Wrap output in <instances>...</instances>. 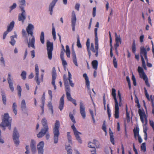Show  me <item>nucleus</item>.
Masks as SVG:
<instances>
[{
  "label": "nucleus",
  "instance_id": "f257e3e1",
  "mask_svg": "<svg viewBox=\"0 0 154 154\" xmlns=\"http://www.w3.org/2000/svg\"><path fill=\"white\" fill-rule=\"evenodd\" d=\"M11 118L9 116L8 113H5L2 119V122L0 124V127H7L10 130H11Z\"/></svg>",
  "mask_w": 154,
  "mask_h": 154
},
{
  "label": "nucleus",
  "instance_id": "f03ea898",
  "mask_svg": "<svg viewBox=\"0 0 154 154\" xmlns=\"http://www.w3.org/2000/svg\"><path fill=\"white\" fill-rule=\"evenodd\" d=\"M42 124L44 128H42L39 133L37 134L38 138H42L43 137L48 131V125L47 121L45 118H44L42 120Z\"/></svg>",
  "mask_w": 154,
  "mask_h": 154
},
{
  "label": "nucleus",
  "instance_id": "7ed1b4c3",
  "mask_svg": "<svg viewBox=\"0 0 154 154\" xmlns=\"http://www.w3.org/2000/svg\"><path fill=\"white\" fill-rule=\"evenodd\" d=\"M60 124L59 121L56 120L53 128L54 143H57L58 141V138L60 135L59 128Z\"/></svg>",
  "mask_w": 154,
  "mask_h": 154
},
{
  "label": "nucleus",
  "instance_id": "20e7f679",
  "mask_svg": "<svg viewBox=\"0 0 154 154\" xmlns=\"http://www.w3.org/2000/svg\"><path fill=\"white\" fill-rule=\"evenodd\" d=\"M47 49L48 59L51 60L52 57V51L53 50V45L52 42L47 41Z\"/></svg>",
  "mask_w": 154,
  "mask_h": 154
},
{
  "label": "nucleus",
  "instance_id": "39448f33",
  "mask_svg": "<svg viewBox=\"0 0 154 154\" xmlns=\"http://www.w3.org/2000/svg\"><path fill=\"white\" fill-rule=\"evenodd\" d=\"M66 88V94L68 100L72 102L75 106L77 105L76 101L75 100L73 99L71 97L70 94V89L69 86H67L65 87Z\"/></svg>",
  "mask_w": 154,
  "mask_h": 154
},
{
  "label": "nucleus",
  "instance_id": "423d86ee",
  "mask_svg": "<svg viewBox=\"0 0 154 154\" xmlns=\"http://www.w3.org/2000/svg\"><path fill=\"white\" fill-rule=\"evenodd\" d=\"M19 136L20 135L16 127H15L13 134V138L15 144L17 146L19 145L20 143L19 140Z\"/></svg>",
  "mask_w": 154,
  "mask_h": 154
},
{
  "label": "nucleus",
  "instance_id": "0eeeda50",
  "mask_svg": "<svg viewBox=\"0 0 154 154\" xmlns=\"http://www.w3.org/2000/svg\"><path fill=\"white\" fill-rule=\"evenodd\" d=\"M95 49L93 43H91L90 50L93 52L95 53V56L97 57L98 54V40L95 39Z\"/></svg>",
  "mask_w": 154,
  "mask_h": 154
},
{
  "label": "nucleus",
  "instance_id": "6e6552de",
  "mask_svg": "<svg viewBox=\"0 0 154 154\" xmlns=\"http://www.w3.org/2000/svg\"><path fill=\"white\" fill-rule=\"evenodd\" d=\"M71 128L73 130L74 134L76 137V140L79 143H82V141L81 138L79 135V134H81V133L77 131L74 124L71 126Z\"/></svg>",
  "mask_w": 154,
  "mask_h": 154
},
{
  "label": "nucleus",
  "instance_id": "1a4fd4ad",
  "mask_svg": "<svg viewBox=\"0 0 154 154\" xmlns=\"http://www.w3.org/2000/svg\"><path fill=\"white\" fill-rule=\"evenodd\" d=\"M14 24V22L12 21L8 26L7 27V30L4 33L3 38L4 39L5 38L7 35L8 32H11L13 29Z\"/></svg>",
  "mask_w": 154,
  "mask_h": 154
},
{
  "label": "nucleus",
  "instance_id": "9d476101",
  "mask_svg": "<svg viewBox=\"0 0 154 154\" xmlns=\"http://www.w3.org/2000/svg\"><path fill=\"white\" fill-rule=\"evenodd\" d=\"M52 81L51 84L52 85L54 86V89L55 90L56 88V86L55 84V81L57 76V74L56 71L55 67H54L53 68L52 72Z\"/></svg>",
  "mask_w": 154,
  "mask_h": 154
},
{
  "label": "nucleus",
  "instance_id": "9b49d317",
  "mask_svg": "<svg viewBox=\"0 0 154 154\" xmlns=\"http://www.w3.org/2000/svg\"><path fill=\"white\" fill-rule=\"evenodd\" d=\"M80 112L83 119H85L86 117L85 109L84 105L82 102H80Z\"/></svg>",
  "mask_w": 154,
  "mask_h": 154
},
{
  "label": "nucleus",
  "instance_id": "f8f14e48",
  "mask_svg": "<svg viewBox=\"0 0 154 154\" xmlns=\"http://www.w3.org/2000/svg\"><path fill=\"white\" fill-rule=\"evenodd\" d=\"M30 147L32 154H35L36 152L35 141L33 140H31Z\"/></svg>",
  "mask_w": 154,
  "mask_h": 154
},
{
  "label": "nucleus",
  "instance_id": "ddd939ff",
  "mask_svg": "<svg viewBox=\"0 0 154 154\" xmlns=\"http://www.w3.org/2000/svg\"><path fill=\"white\" fill-rule=\"evenodd\" d=\"M139 128L137 127L136 128H134L133 130V132L134 134V137L135 139H137V136L138 137V140L139 143H140L142 142V140L140 136L139 133Z\"/></svg>",
  "mask_w": 154,
  "mask_h": 154
},
{
  "label": "nucleus",
  "instance_id": "4468645a",
  "mask_svg": "<svg viewBox=\"0 0 154 154\" xmlns=\"http://www.w3.org/2000/svg\"><path fill=\"white\" fill-rule=\"evenodd\" d=\"M44 142L43 141H41L37 145V150L38 154H43L44 146Z\"/></svg>",
  "mask_w": 154,
  "mask_h": 154
},
{
  "label": "nucleus",
  "instance_id": "2eb2a0df",
  "mask_svg": "<svg viewBox=\"0 0 154 154\" xmlns=\"http://www.w3.org/2000/svg\"><path fill=\"white\" fill-rule=\"evenodd\" d=\"M76 20L75 13L74 11H73L72 13V18L71 19L72 26V30L73 31L75 30V23Z\"/></svg>",
  "mask_w": 154,
  "mask_h": 154
},
{
  "label": "nucleus",
  "instance_id": "dca6fc26",
  "mask_svg": "<svg viewBox=\"0 0 154 154\" xmlns=\"http://www.w3.org/2000/svg\"><path fill=\"white\" fill-rule=\"evenodd\" d=\"M11 74L10 73H9L8 74L7 80L9 84V87L11 91L13 92L14 91V88L13 86V83L12 82V80L11 79Z\"/></svg>",
  "mask_w": 154,
  "mask_h": 154
},
{
  "label": "nucleus",
  "instance_id": "f3484780",
  "mask_svg": "<svg viewBox=\"0 0 154 154\" xmlns=\"http://www.w3.org/2000/svg\"><path fill=\"white\" fill-rule=\"evenodd\" d=\"M35 79L38 85H39L40 84V82L38 79V67L37 64L35 65Z\"/></svg>",
  "mask_w": 154,
  "mask_h": 154
},
{
  "label": "nucleus",
  "instance_id": "a211bd4d",
  "mask_svg": "<svg viewBox=\"0 0 154 154\" xmlns=\"http://www.w3.org/2000/svg\"><path fill=\"white\" fill-rule=\"evenodd\" d=\"M34 29V26L31 24H29L26 28V31L29 34H30L31 36H33L32 31Z\"/></svg>",
  "mask_w": 154,
  "mask_h": 154
},
{
  "label": "nucleus",
  "instance_id": "6ab92c4d",
  "mask_svg": "<svg viewBox=\"0 0 154 154\" xmlns=\"http://www.w3.org/2000/svg\"><path fill=\"white\" fill-rule=\"evenodd\" d=\"M119 103H115L114 116L115 118L118 119L119 117Z\"/></svg>",
  "mask_w": 154,
  "mask_h": 154
},
{
  "label": "nucleus",
  "instance_id": "aec40b11",
  "mask_svg": "<svg viewBox=\"0 0 154 154\" xmlns=\"http://www.w3.org/2000/svg\"><path fill=\"white\" fill-rule=\"evenodd\" d=\"M25 11L23 10L22 12L20 14H19L18 17V20L19 21H22L23 22L26 18L25 15Z\"/></svg>",
  "mask_w": 154,
  "mask_h": 154
},
{
  "label": "nucleus",
  "instance_id": "412c9836",
  "mask_svg": "<svg viewBox=\"0 0 154 154\" xmlns=\"http://www.w3.org/2000/svg\"><path fill=\"white\" fill-rule=\"evenodd\" d=\"M64 95L63 94V96H62V97H61L60 100L59 108L60 111H61L63 109V106L64 103Z\"/></svg>",
  "mask_w": 154,
  "mask_h": 154
},
{
  "label": "nucleus",
  "instance_id": "4be33fe9",
  "mask_svg": "<svg viewBox=\"0 0 154 154\" xmlns=\"http://www.w3.org/2000/svg\"><path fill=\"white\" fill-rule=\"evenodd\" d=\"M35 42V39L34 36H33L32 38L30 41L28 42V47L29 48L30 47H32L33 48L35 49V46L34 45Z\"/></svg>",
  "mask_w": 154,
  "mask_h": 154
},
{
  "label": "nucleus",
  "instance_id": "5701e85b",
  "mask_svg": "<svg viewBox=\"0 0 154 154\" xmlns=\"http://www.w3.org/2000/svg\"><path fill=\"white\" fill-rule=\"evenodd\" d=\"M72 56L73 57V63L75 65L77 66H78V65L77 64V59L76 58V55L75 54V51H74L73 49H72Z\"/></svg>",
  "mask_w": 154,
  "mask_h": 154
},
{
  "label": "nucleus",
  "instance_id": "b1692460",
  "mask_svg": "<svg viewBox=\"0 0 154 154\" xmlns=\"http://www.w3.org/2000/svg\"><path fill=\"white\" fill-rule=\"evenodd\" d=\"M83 77L85 78V80L86 85L88 90H90L89 87L90 82L89 81V79L86 73H85L83 75Z\"/></svg>",
  "mask_w": 154,
  "mask_h": 154
},
{
  "label": "nucleus",
  "instance_id": "393cba45",
  "mask_svg": "<svg viewBox=\"0 0 154 154\" xmlns=\"http://www.w3.org/2000/svg\"><path fill=\"white\" fill-rule=\"evenodd\" d=\"M138 71L140 75L142 77H143V78L146 77V75L145 73L141 67L139 66L138 68Z\"/></svg>",
  "mask_w": 154,
  "mask_h": 154
},
{
  "label": "nucleus",
  "instance_id": "a878e982",
  "mask_svg": "<svg viewBox=\"0 0 154 154\" xmlns=\"http://www.w3.org/2000/svg\"><path fill=\"white\" fill-rule=\"evenodd\" d=\"M140 56L141 55H144L145 58L147 57V53L145 48L143 47H141L140 48Z\"/></svg>",
  "mask_w": 154,
  "mask_h": 154
},
{
  "label": "nucleus",
  "instance_id": "bb28decb",
  "mask_svg": "<svg viewBox=\"0 0 154 154\" xmlns=\"http://www.w3.org/2000/svg\"><path fill=\"white\" fill-rule=\"evenodd\" d=\"M1 93H2L1 94L3 103L4 104L6 105V98L5 94L3 90H1Z\"/></svg>",
  "mask_w": 154,
  "mask_h": 154
},
{
  "label": "nucleus",
  "instance_id": "cd10ccee",
  "mask_svg": "<svg viewBox=\"0 0 154 154\" xmlns=\"http://www.w3.org/2000/svg\"><path fill=\"white\" fill-rule=\"evenodd\" d=\"M90 41L89 38L87 39L86 43V45L87 48L89 56V57L90 58L91 55V52L90 50Z\"/></svg>",
  "mask_w": 154,
  "mask_h": 154
},
{
  "label": "nucleus",
  "instance_id": "c85d7f7f",
  "mask_svg": "<svg viewBox=\"0 0 154 154\" xmlns=\"http://www.w3.org/2000/svg\"><path fill=\"white\" fill-rule=\"evenodd\" d=\"M93 69L95 70H96L97 68V66L98 65V62L97 60H94L91 63Z\"/></svg>",
  "mask_w": 154,
  "mask_h": 154
},
{
  "label": "nucleus",
  "instance_id": "c756f323",
  "mask_svg": "<svg viewBox=\"0 0 154 154\" xmlns=\"http://www.w3.org/2000/svg\"><path fill=\"white\" fill-rule=\"evenodd\" d=\"M112 94L115 100V103H118L116 98V90L114 88L112 89Z\"/></svg>",
  "mask_w": 154,
  "mask_h": 154
},
{
  "label": "nucleus",
  "instance_id": "7c9ffc66",
  "mask_svg": "<svg viewBox=\"0 0 154 154\" xmlns=\"http://www.w3.org/2000/svg\"><path fill=\"white\" fill-rule=\"evenodd\" d=\"M17 37V35H15L14 36H11V41L10 42V43L11 45H14L16 42V41L14 39V38H16Z\"/></svg>",
  "mask_w": 154,
  "mask_h": 154
},
{
  "label": "nucleus",
  "instance_id": "2f4dec72",
  "mask_svg": "<svg viewBox=\"0 0 154 154\" xmlns=\"http://www.w3.org/2000/svg\"><path fill=\"white\" fill-rule=\"evenodd\" d=\"M26 107V104L24 100H23L21 103V108L22 111L25 109Z\"/></svg>",
  "mask_w": 154,
  "mask_h": 154
},
{
  "label": "nucleus",
  "instance_id": "473e14b6",
  "mask_svg": "<svg viewBox=\"0 0 154 154\" xmlns=\"http://www.w3.org/2000/svg\"><path fill=\"white\" fill-rule=\"evenodd\" d=\"M138 113L140 117H141V116L142 117L144 118V117L146 116L143 109L142 111L141 109H139L138 110Z\"/></svg>",
  "mask_w": 154,
  "mask_h": 154
},
{
  "label": "nucleus",
  "instance_id": "72a5a7b5",
  "mask_svg": "<svg viewBox=\"0 0 154 154\" xmlns=\"http://www.w3.org/2000/svg\"><path fill=\"white\" fill-rule=\"evenodd\" d=\"M57 0H53L50 4L49 10H52Z\"/></svg>",
  "mask_w": 154,
  "mask_h": 154
},
{
  "label": "nucleus",
  "instance_id": "f704fd0d",
  "mask_svg": "<svg viewBox=\"0 0 154 154\" xmlns=\"http://www.w3.org/2000/svg\"><path fill=\"white\" fill-rule=\"evenodd\" d=\"M131 48L133 53H134L136 50V43L134 40H133Z\"/></svg>",
  "mask_w": 154,
  "mask_h": 154
},
{
  "label": "nucleus",
  "instance_id": "c9c22d12",
  "mask_svg": "<svg viewBox=\"0 0 154 154\" xmlns=\"http://www.w3.org/2000/svg\"><path fill=\"white\" fill-rule=\"evenodd\" d=\"M40 40L41 43L44 44L45 42L44 41V34L43 32H42L41 33Z\"/></svg>",
  "mask_w": 154,
  "mask_h": 154
},
{
  "label": "nucleus",
  "instance_id": "e433bc0d",
  "mask_svg": "<svg viewBox=\"0 0 154 154\" xmlns=\"http://www.w3.org/2000/svg\"><path fill=\"white\" fill-rule=\"evenodd\" d=\"M70 146H66V150L68 154H72V149Z\"/></svg>",
  "mask_w": 154,
  "mask_h": 154
},
{
  "label": "nucleus",
  "instance_id": "4c0bfd02",
  "mask_svg": "<svg viewBox=\"0 0 154 154\" xmlns=\"http://www.w3.org/2000/svg\"><path fill=\"white\" fill-rule=\"evenodd\" d=\"M25 5V0H21L20 2L19 6L20 7L21 10H23V6Z\"/></svg>",
  "mask_w": 154,
  "mask_h": 154
},
{
  "label": "nucleus",
  "instance_id": "58836bf2",
  "mask_svg": "<svg viewBox=\"0 0 154 154\" xmlns=\"http://www.w3.org/2000/svg\"><path fill=\"white\" fill-rule=\"evenodd\" d=\"M54 24H52V34L53 36V39L54 40H55L56 39V32L55 31V29L54 26H53Z\"/></svg>",
  "mask_w": 154,
  "mask_h": 154
},
{
  "label": "nucleus",
  "instance_id": "ea45409f",
  "mask_svg": "<svg viewBox=\"0 0 154 154\" xmlns=\"http://www.w3.org/2000/svg\"><path fill=\"white\" fill-rule=\"evenodd\" d=\"M17 105L15 103H14L13 104L12 109L14 112L15 115H16L17 114Z\"/></svg>",
  "mask_w": 154,
  "mask_h": 154
},
{
  "label": "nucleus",
  "instance_id": "a19ab883",
  "mask_svg": "<svg viewBox=\"0 0 154 154\" xmlns=\"http://www.w3.org/2000/svg\"><path fill=\"white\" fill-rule=\"evenodd\" d=\"M118 95L119 98V106H121L122 105V97L120 92L119 91H118Z\"/></svg>",
  "mask_w": 154,
  "mask_h": 154
},
{
  "label": "nucleus",
  "instance_id": "79ce46f5",
  "mask_svg": "<svg viewBox=\"0 0 154 154\" xmlns=\"http://www.w3.org/2000/svg\"><path fill=\"white\" fill-rule=\"evenodd\" d=\"M48 106L49 108V109H50L51 112L52 114H53V106L52 105V103L50 101L49 102L48 104Z\"/></svg>",
  "mask_w": 154,
  "mask_h": 154
},
{
  "label": "nucleus",
  "instance_id": "37998d69",
  "mask_svg": "<svg viewBox=\"0 0 154 154\" xmlns=\"http://www.w3.org/2000/svg\"><path fill=\"white\" fill-rule=\"evenodd\" d=\"M77 45L79 48H81L82 45L80 43L79 37L78 35H77Z\"/></svg>",
  "mask_w": 154,
  "mask_h": 154
},
{
  "label": "nucleus",
  "instance_id": "c03bdc74",
  "mask_svg": "<svg viewBox=\"0 0 154 154\" xmlns=\"http://www.w3.org/2000/svg\"><path fill=\"white\" fill-rule=\"evenodd\" d=\"M17 89L18 90V94L19 97H21L22 91V89L20 85H18L17 87Z\"/></svg>",
  "mask_w": 154,
  "mask_h": 154
},
{
  "label": "nucleus",
  "instance_id": "a18cd8bd",
  "mask_svg": "<svg viewBox=\"0 0 154 154\" xmlns=\"http://www.w3.org/2000/svg\"><path fill=\"white\" fill-rule=\"evenodd\" d=\"M142 78L143 79L144 81H145V83L146 85L148 87H150V85L148 82V78L146 75V77L145 78H143V77H142Z\"/></svg>",
  "mask_w": 154,
  "mask_h": 154
},
{
  "label": "nucleus",
  "instance_id": "49530a36",
  "mask_svg": "<svg viewBox=\"0 0 154 154\" xmlns=\"http://www.w3.org/2000/svg\"><path fill=\"white\" fill-rule=\"evenodd\" d=\"M26 73L25 71H23L21 73L20 75L22 77L23 79L25 80L26 77Z\"/></svg>",
  "mask_w": 154,
  "mask_h": 154
},
{
  "label": "nucleus",
  "instance_id": "de8ad7c7",
  "mask_svg": "<svg viewBox=\"0 0 154 154\" xmlns=\"http://www.w3.org/2000/svg\"><path fill=\"white\" fill-rule=\"evenodd\" d=\"M93 142L94 143V146H95L97 148H98L99 147V143L98 141L94 139L93 140Z\"/></svg>",
  "mask_w": 154,
  "mask_h": 154
},
{
  "label": "nucleus",
  "instance_id": "09e8293b",
  "mask_svg": "<svg viewBox=\"0 0 154 154\" xmlns=\"http://www.w3.org/2000/svg\"><path fill=\"white\" fill-rule=\"evenodd\" d=\"M107 113L108 115L109 119L110 117H111V113H110V109L109 107V104H108L107 106Z\"/></svg>",
  "mask_w": 154,
  "mask_h": 154
},
{
  "label": "nucleus",
  "instance_id": "8fccbe9b",
  "mask_svg": "<svg viewBox=\"0 0 154 154\" xmlns=\"http://www.w3.org/2000/svg\"><path fill=\"white\" fill-rule=\"evenodd\" d=\"M69 116L70 119L71 120L72 122L74 123V124L76 122L74 118V117L73 116V115L71 114V113H70L69 114Z\"/></svg>",
  "mask_w": 154,
  "mask_h": 154
},
{
  "label": "nucleus",
  "instance_id": "3c124183",
  "mask_svg": "<svg viewBox=\"0 0 154 154\" xmlns=\"http://www.w3.org/2000/svg\"><path fill=\"white\" fill-rule=\"evenodd\" d=\"M141 148L142 150H143L144 152L146 151V143H142L141 146Z\"/></svg>",
  "mask_w": 154,
  "mask_h": 154
},
{
  "label": "nucleus",
  "instance_id": "603ef678",
  "mask_svg": "<svg viewBox=\"0 0 154 154\" xmlns=\"http://www.w3.org/2000/svg\"><path fill=\"white\" fill-rule=\"evenodd\" d=\"M113 62L114 67L115 68H117V63L115 57H113Z\"/></svg>",
  "mask_w": 154,
  "mask_h": 154
},
{
  "label": "nucleus",
  "instance_id": "864d4df0",
  "mask_svg": "<svg viewBox=\"0 0 154 154\" xmlns=\"http://www.w3.org/2000/svg\"><path fill=\"white\" fill-rule=\"evenodd\" d=\"M141 57L142 62V66L143 67H145V66H146V64L143 56L141 55Z\"/></svg>",
  "mask_w": 154,
  "mask_h": 154
},
{
  "label": "nucleus",
  "instance_id": "5fc2aeb1",
  "mask_svg": "<svg viewBox=\"0 0 154 154\" xmlns=\"http://www.w3.org/2000/svg\"><path fill=\"white\" fill-rule=\"evenodd\" d=\"M88 147L90 148H95V146H94V143L93 142V143L89 142L88 144Z\"/></svg>",
  "mask_w": 154,
  "mask_h": 154
},
{
  "label": "nucleus",
  "instance_id": "6e6d98bb",
  "mask_svg": "<svg viewBox=\"0 0 154 154\" xmlns=\"http://www.w3.org/2000/svg\"><path fill=\"white\" fill-rule=\"evenodd\" d=\"M116 42L119 43L120 44L121 43L122 41L119 36V37H116Z\"/></svg>",
  "mask_w": 154,
  "mask_h": 154
},
{
  "label": "nucleus",
  "instance_id": "4d7b16f0",
  "mask_svg": "<svg viewBox=\"0 0 154 154\" xmlns=\"http://www.w3.org/2000/svg\"><path fill=\"white\" fill-rule=\"evenodd\" d=\"M97 29L95 28L94 29V33H95V39L98 40L97 37Z\"/></svg>",
  "mask_w": 154,
  "mask_h": 154
},
{
  "label": "nucleus",
  "instance_id": "13d9d810",
  "mask_svg": "<svg viewBox=\"0 0 154 154\" xmlns=\"http://www.w3.org/2000/svg\"><path fill=\"white\" fill-rule=\"evenodd\" d=\"M110 141L112 142L113 144L114 145L115 144L114 140L113 138V134H111V135H110Z\"/></svg>",
  "mask_w": 154,
  "mask_h": 154
},
{
  "label": "nucleus",
  "instance_id": "bf43d9fd",
  "mask_svg": "<svg viewBox=\"0 0 154 154\" xmlns=\"http://www.w3.org/2000/svg\"><path fill=\"white\" fill-rule=\"evenodd\" d=\"M105 121H104V122L103 123V125L102 127V129L106 133V127L105 125Z\"/></svg>",
  "mask_w": 154,
  "mask_h": 154
},
{
  "label": "nucleus",
  "instance_id": "052dcab7",
  "mask_svg": "<svg viewBox=\"0 0 154 154\" xmlns=\"http://www.w3.org/2000/svg\"><path fill=\"white\" fill-rule=\"evenodd\" d=\"M126 116L127 122H130L129 113L128 112H126Z\"/></svg>",
  "mask_w": 154,
  "mask_h": 154
},
{
  "label": "nucleus",
  "instance_id": "680f3d73",
  "mask_svg": "<svg viewBox=\"0 0 154 154\" xmlns=\"http://www.w3.org/2000/svg\"><path fill=\"white\" fill-rule=\"evenodd\" d=\"M45 93H44L43 94L42 96V104H44L45 102Z\"/></svg>",
  "mask_w": 154,
  "mask_h": 154
},
{
  "label": "nucleus",
  "instance_id": "e2e57ef3",
  "mask_svg": "<svg viewBox=\"0 0 154 154\" xmlns=\"http://www.w3.org/2000/svg\"><path fill=\"white\" fill-rule=\"evenodd\" d=\"M149 124L152 127L153 129H154V122L153 121L149 120Z\"/></svg>",
  "mask_w": 154,
  "mask_h": 154
},
{
  "label": "nucleus",
  "instance_id": "0e129e2a",
  "mask_svg": "<svg viewBox=\"0 0 154 154\" xmlns=\"http://www.w3.org/2000/svg\"><path fill=\"white\" fill-rule=\"evenodd\" d=\"M61 59L62 61V64L64 66L67 65V63L65 60L64 59V58Z\"/></svg>",
  "mask_w": 154,
  "mask_h": 154
},
{
  "label": "nucleus",
  "instance_id": "69168bd1",
  "mask_svg": "<svg viewBox=\"0 0 154 154\" xmlns=\"http://www.w3.org/2000/svg\"><path fill=\"white\" fill-rule=\"evenodd\" d=\"M17 6L16 4L15 3H14L13 5L10 7V8L11 10H13L15 9Z\"/></svg>",
  "mask_w": 154,
  "mask_h": 154
},
{
  "label": "nucleus",
  "instance_id": "338daca9",
  "mask_svg": "<svg viewBox=\"0 0 154 154\" xmlns=\"http://www.w3.org/2000/svg\"><path fill=\"white\" fill-rule=\"evenodd\" d=\"M64 51H61L60 56V58H61V59H63L64 58Z\"/></svg>",
  "mask_w": 154,
  "mask_h": 154
},
{
  "label": "nucleus",
  "instance_id": "774afa93",
  "mask_svg": "<svg viewBox=\"0 0 154 154\" xmlns=\"http://www.w3.org/2000/svg\"><path fill=\"white\" fill-rule=\"evenodd\" d=\"M45 135L46 139L47 140H48L49 139L50 136L49 134L48 133V131L47 132H46V133L45 134Z\"/></svg>",
  "mask_w": 154,
  "mask_h": 154
}]
</instances>
